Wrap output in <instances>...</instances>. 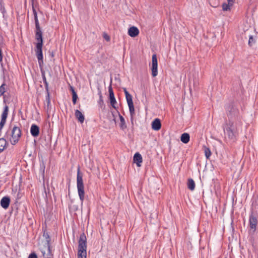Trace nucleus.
<instances>
[{
	"label": "nucleus",
	"mask_w": 258,
	"mask_h": 258,
	"mask_svg": "<svg viewBox=\"0 0 258 258\" xmlns=\"http://www.w3.org/2000/svg\"><path fill=\"white\" fill-rule=\"evenodd\" d=\"M41 252H42V254H43V255L44 256H45V254H46L45 251L43 249H42V250H41Z\"/></svg>",
	"instance_id": "45"
},
{
	"label": "nucleus",
	"mask_w": 258,
	"mask_h": 258,
	"mask_svg": "<svg viewBox=\"0 0 258 258\" xmlns=\"http://www.w3.org/2000/svg\"><path fill=\"white\" fill-rule=\"evenodd\" d=\"M7 85L6 84L4 83L1 86H0V96H3L4 98V102H6V95H5V93L6 92L7 90Z\"/></svg>",
	"instance_id": "21"
},
{
	"label": "nucleus",
	"mask_w": 258,
	"mask_h": 258,
	"mask_svg": "<svg viewBox=\"0 0 258 258\" xmlns=\"http://www.w3.org/2000/svg\"><path fill=\"white\" fill-rule=\"evenodd\" d=\"M187 186H188V189L191 190H193L195 189V183L192 179L189 178L188 179Z\"/></svg>",
	"instance_id": "27"
},
{
	"label": "nucleus",
	"mask_w": 258,
	"mask_h": 258,
	"mask_svg": "<svg viewBox=\"0 0 258 258\" xmlns=\"http://www.w3.org/2000/svg\"><path fill=\"white\" fill-rule=\"evenodd\" d=\"M139 33V29L135 26H132L128 30V34L132 37H135L138 35Z\"/></svg>",
	"instance_id": "17"
},
{
	"label": "nucleus",
	"mask_w": 258,
	"mask_h": 258,
	"mask_svg": "<svg viewBox=\"0 0 258 258\" xmlns=\"http://www.w3.org/2000/svg\"><path fill=\"white\" fill-rule=\"evenodd\" d=\"M125 98L128 105L134 104L133 101V97L131 94H127L126 96H125Z\"/></svg>",
	"instance_id": "29"
},
{
	"label": "nucleus",
	"mask_w": 258,
	"mask_h": 258,
	"mask_svg": "<svg viewBox=\"0 0 258 258\" xmlns=\"http://www.w3.org/2000/svg\"><path fill=\"white\" fill-rule=\"evenodd\" d=\"M255 41L253 36L251 35L249 36V40H248V45L249 46H252L254 43Z\"/></svg>",
	"instance_id": "31"
},
{
	"label": "nucleus",
	"mask_w": 258,
	"mask_h": 258,
	"mask_svg": "<svg viewBox=\"0 0 258 258\" xmlns=\"http://www.w3.org/2000/svg\"><path fill=\"white\" fill-rule=\"evenodd\" d=\"M103 38L107 41L110 40V37L107 34H104Z\"/></svg>",
	"instance_id": "37"
},
{
	"label": "nucleus",
	"mask_w": 258,
	"mask_h": 258,
	"mask_svg": "<svg viewBox=\"0 0 258 258\" xmlns=\"http://www.w3.org/2000/svg\"><path fill=\"white\" fill-rule=\"evenodd\" d=\"M77 185L78 195L82 204L85 198V191L83 180V174L81 172L79 167H78L77 171Z\"/></svg>",
	"instance_id": "3"
},
{
	"label": "nucleus",
	"mask_w": 258,
	"mask_h": 258,
	"mask_svg": "<svg viewBox=\"0 0 258 258\" xmlns=\"http://www.w3.org/2000/svg\"><path fill=\"white\" fill-rule=\"evenodd\" d=\"M99 103L100 104H101V103H103V100L102 99V95H101V93H100V98H99Z\"/></svg>",
	"instance_id": "40"
},
{
	"label": "nucleus",
	"mask_w": 258,
	"mask_h": 258,
	"mask_svg": "<svg viewBox=\"0 0 258 258\" xmlns=\"http://www.w3.org/2000/svg\"><path fill=\"white\" fill-rule=\"evenodd\" d=\"M3 58V54H2V51L1 49L0 48V62L1 63V65L3 64V63H2Z\"/></svg>",
	"instance_id": "38"
},
{
	"label": "nucleus",
	"mask_w": 258,
	"mask_h": 258,
	"mask_svg": "<svg viewBox=\"0 0 258 258\" xmlns=\"http://www.w3.org/2000/svg\"><path fill=\"white\" fill-rule=\"evenodd\" d=\"M205 154L207 159H209L211 155V152L209 148H205Z\"/></svg>",
	"instance_id": "30"
},
{
	"label": "nucleus",
	"mask_w": 258,
	"mask_h": 258,
	"mask_svg": "<svg viewBox=\"0 0 258 258\" xmlns=\"http://www.w3.org/2000/svg\"><path fill=\"white\" fill-rule=\"evenodd\" d=\"M152 128L154 131H159L161 127V121L159 118H155L152 122Z\"/></svg>",
	"instance_id": "14"
},
{
	"label": "nucleus",
	"mask_w": 258,
	"mask_h": 258,
	"mask_svg": "<svg viewBox=\"0 0 258 258\" xmlns=\"http://www.w3.org/2000/svg\"><path fill=\"white\" fill-rule=\"evenodd\" d=\"M123 91L124 92V94H125V96H126V95H130V94L129 93V92L127 91L126 89V88H123Z\"/></svg>",
	"instance_id": "41"
},
{
	"label": "nucleus",
	"mask_w": 258,
	"mask_h": 258,
	"mask_svg": "<svg viewBox=\"0 0 258 258\" xmlns=\"http://www.w3.org/2000/svg\"><path fill=\"white\" fill-rule=\"evenodd\" d=\"M230 5L224 3L222 4V9L223 11H228L230 10Z\"/></svg>",
	"instance_id": "33"
},
{
	"label": "nucleus",
	"mask_w": 258,
	"mask_h": 258,
	"mask_svg": "<svg viewBox=\"0 0 258 258\" xmlns=\"http://www.w3.org/2000/svg\"><path fill=\"white\" fill-rule=\"evenodd\" d=\"M9 112V106L6 105L4 107V110L1 115V120L6 122Z\"/></svg>",
	"instance_id": "19"
},
{
	"label": "nucleus",
	"mask_w": 258,
	"mask_h": 258,
	"mask_svg": "<svg viewBox=\"0 0 258 258\" xmlns=\"http://www.w3.org/2000/svg\"><path fill=\"white\" fill-rule=\"evenodd\" d=\"M28 258H38V256L36 253L32 252L29 254Z\"/></svg>",
	"instance_id": "35"
},
{
	"label": "nucleus",
	"mask_w": 258,
	"mask_h": 258,
	"mask_svg": "<svg viewBox=\"0 0 258 258\" xmlns=\"http://www.w3.org/2000/svg\"><path fill=\"white\" fill-rule=\"evenodd\" d=\"M227 1L228 2V4H229L230 6H231L232 5V3H233L234 0H227Z\"/></svg>",
	"instance_id": "44"
},
{
	"label": "nucleus",
	"mask_w": 258,
	"mask_h": 258,
	"mask_svg": "<svg viewBox=\"0 0 258 258\" xmlns=\"http://www.w3.org/2000/svg\"><path fill=\"white\" fill-rule=\"evenodd\" d=\"M226 112L228 118V122H234L241 121V117L240 116L239 110L233 103H230L226 106Z\"/></svg>",
	"instance_id": "1"
},
{
	"label": "nucleus",
	"mask_w": 258,
	"mask_h": 258,
	"mask_svg": "<svg viewBox=\"0 0 258 258\" xmlns=\"http://www.w3.org/2000/svg\"><path fill=\"white\" fill-rule=\"evenodd\" d=\"M119 117L120 121L119 126L122 130H124L126 128L127 126L125 123V119L123 117L119 114Z\"/></svg>",
	"instance_id": "24"
},
{
	"label": "nucleus",
	"mask_w": 258,
	"mask_h": 258,
	"mask_svg": "<svg viewBox=\"0 0 258 258\" xmlns=\"http://www.w3.org/2000/svg\"><path fill=\"white\" fill-rule=\"evenodd\" d=\"M11 136L10 138L11 143L13 145L16 144L21 136L20 128L16 125L14 126L11 130Z\"/></svg>",
	"instance_id": "5"
},
{
	"label": "nucleus",
	"mask_w": 258,
	"mask_h": 258,
	"mask_svg": "<svg viewBox=\"0 0 258 258\" xmlns=\"http://www.w3.org/2000/svg\"><path fill=\"white\" fill-rule=\"evenodd\" d=\"M257 215H255L253 214H250L249 218V226L250 230H252L253 232H254L256 229V226L257 224Z\"/></svg>",
	"instance_id": "7"
},
{
	"label": "nucleus",
	"mask_w": 258,
	"mask_h": 258,
	"mask_svg": "<svg viewBox=\"0 0 258 258\" xmlns=\"http://www.w3.org/2000/svg\"><path fill=\"white\" fill-rule=\"evenodd\" d=\"M123 91L124 92V94H125V96H126V95H130V94L129 93V92L127 91L126 89V88H123Z\"/></svg>",
	"instance_id": "42"
},
{
	"label": "nucleus",
	"mask_w": 258,
	"mask_h": 258,
	"mask_svg": "<svg viewBox=\"0 0 258 258\" xmlns=\"http://www.w3.org/2000/svg\"><path fill=\"white\" fill-rule=\"evenodd\" d=\"M35 39L37 41L36 44V47H42L43 46V38L42 32L40 27L36 28L35 30Z\"/></svg>",
	"instance_id": "6"
},
{
	"label": "nucleus",
	"mask_w": 258,
	"mask_h": 258,
	"mask_svg": "<svg viewBox=\"0 0 258 258\" xmlns=\"http://www.w3.org/2000/svg\"><path fill=\"white\" fill-rule=\"evenodd\" d=\"M0 11L3 14V18H5L7 11L5 7V4L3 0H0Z\"/></svg>",
	"instance_id": "28"
},
{
	"label": "nucleus",
	"mask_w": 258,
	"mask_h": 258,
	"mask_svg": "<svg viewBox=\"0 0 258 258\" xmlns=\"http://www.w3.org/2000/svg\"><path fill=\"white\" fill-rule=\"evenodd\" d=\"M43 174H44V171H42Z\"/></svg>",
	"instance_id": "47"
},
{
	"label": "nucleus",
	"mask_w": 258,
	"mask_h": 258,
	"mask_svg": "<svg viewBox=\"0 0 258 258\" xmlns=\"http://www.w3.org/2000/svg\"><path fill=\"white\" fill-rule=\"evenodd\" d=\"M70 90L72 92V95L73 94V93H75V94L77 93L75 90V89L72 86H70Z\"/></svg>",
	"instance_id": "39"
},
{
	"label": "nucleus",
	"mask_w": 258,
	"mask_h": 258,
	"mask_svg": "<svg viewBox=\"0 0 258 258\" xmlns=\"http://www.w3.org/2000/svg\"><path fill=\"white\" fill-rule=\"evenodd\" d=\"M7 144V142L4 138H1L0 139V153L2 152Z\"/></svg>",
	"instance_id": "25"
},
{
	"label": "nucleus",
	"mask_w": 258,
	"mask_h": 258,
	"mask_svg": "<svg viewBox=\"0 0 258 258\" xmlns=\"http://www.w3.org/2000/svg\"><path fill=\"white\" fill-rule=\"evenodd\" d=\"M74 200H71V204L69 205V209L74 212H76L78 210V205L76 204Z\"/></svg>",
	"instance_id": "26"
},
{
	"label": "nucleus",
	"mask_w": 258,
	"mask_h": 258,
	"mask_svg": "<svg viewBox=\"0 0 258 258\" xmlns=\"http://www.w3.org/2000/svg\"><path fill=\"white\" fill-rule=\"evenodd\" d=\"M78 243V258H86L87 238L84 233L80 235Z\"/></svg>",
	"instance_id": "2"
},
{
	"label": "nucleus",
	"mask_w": 258,
	"mask_h": 258,
	"mask_svg": "<svg viewBox=\"0 0 258 258\" xmlns=\"http://www.w3.org/2000/svg\"><path fill=\"white\" fill-rule=\"evenodd\" d=\"M31 135L34 137H37L39 134V127L38 125L33 124L30 128Z\"/></svg>",
	"instance_id": "15"
},
{
	"label": "nucleus",
	"mask_w": 258,
	"mask_h": 258,
	"mask_svg": "<svg viewBox=\"0 0 258 258\" xmlns=\"http://www.w3.org/2000/svg\"><path fill=\"white\" fill-rule=\"evenodd\" d=\"M42 79L43 81L45 86V89L46 92V101L47 103V106L48 108L50 104V94L49 92V89H48V83L46 80V78L45 77V76L44 73H42Z\"/></svg>",
	"instance_id": "9"
},
{
	"label": "nucleus",
	"mask_w": 258,
	"mask_h": 258,
	"mask_svg": "<svg viewBox=\"0 0 258 258\" xmlns=\"http://www.w3.org/2000/svg\"><path fill=\"white\" fill-rule=\"evenodd\" d=\"M35 52L37 55L39 64L41 66V64L43 63L42 47H36L35 49Z\"/></svg>",
	"instance_id": "13"
},
{
	"label": "nucleus",
	"mask_w": 258,
	"mask_h": 258,
	"mask_svg": "<svg viewBox=\"0 0 258 258\" xmlns=\"http://www.w3.org/2000/svg\"><path fill=\"white\" fill-rule=\"evenodd\" d=\"M6 122L1 120L0 122V132L2 131L4 125L5 124Z\"/></svg>",
	"instance_id": "36"
},
{
	"label": "nucleus",
	"mask_w": 258,
	"mask_h": 258,
	"mask_svg": "<svg viewBox=\"0 0 258 258\" xmlns=\"http://www.w3.org/2000/svg\"><path fill=\"white\" fill-rule=\"evenodd\" d=\"M250 214L258 216V197L253 198L252 200Z\"/></svg>",
	"instance_id": "11"
},
{
	"label": "nucleus",
	"mask_w": 258,
	"mask_h": 258,
	"mask_svg": "<svg viewBox=\"0 0 258 258\" xmlns=\"http://www.w3.org/2000/svg\"><path fill=\"white\" fill-rule=\"evenodd\" d=\"M75 115L76 118L81 123H83L84 122L85 117L81 111L77 109L76 110Z\"/></svg>",
	"instance_id": "20"
},
{
	"label": "nucleus",
	"mask_w": 258,
	"mask_h": 258,
	"mask_svg": "<svg viewBox=\"0 0 258 258\" xmlns=\"http://www.w3.org/2000/svg\"><path fill=\"white\" fill-rule=\"evenodd\" d=\"M10 199L8 197H3L1 201V205L5 209H7L10 205Z\"/></svg>",
	"instance_id": "16"
},
{
	"label": "nucleus",
	"mask_w": 258,
	"mask_h": 258,
	"mask_svg": "<svg viewBox=\"0 0 258 258\" xmlns=\"http://www.w3.org/2000/svg\"><path fill=\"white\" fill-rule=\"evenodd\" d=\"M234 122H228L224 127L225 134L229 140L234 141L236 140L237 133Z\"/></svg>",
	"instance_id": "4"
},
{
	"label": "nucleus",
	"mask_w": 258,
	"mask_h": 258,
	"mask_svg": "<svg viewBox=\"0 0 258 258\" xmlns=\"http://www.w3.org/2000/svg\"><path fill=\"white\" fill-rule=\"evenodd\" d=\"M43 237L45 239V246L47 249V252L46 253L47 255H50L51 254V252L50 250V238L47 232H44Z\"/></svg>",
	"instance_id": "10"
},
{
	"label": "nucleus",
	"mask_w": 258,
	"mask_h": 258,
	"mask_svg": "<svg viewBox=\"0 0 258 258\" xmlns=\"http://www.w3.org/2000/svg\"><path fill=\"white\" fill-rule=\"evenodd\" d=\"M158 61L156 54H153L152 57V75L155 77L157 76Z\"/></svg>",
	"instance_id": "8"
},
{
	"label": "nucleus",
	"mask_w": 258,
	"mask_h": 258,
	"mask_svg": "<svg viewBox=\"0 0 258 258\" xmlns=\"http://www.w3.org/2000/svg\"><path fill=\"white\" fill-rule=\"evenodd\" d=\"M33 15H37V12L34 7H32Z\"/></svg>",
	"instance_id": "43"
},
{
	"label": "nucleus",
	"mask_w": 258,
	"mask_h": 258,
	"mask_svg": "<svg viewBox=\"0 0 258 258\" xmlns=\"http://www.w3.org/2000/svg\"><path fill=\"white\" fill-rule=\"evenodd\" d=\"M128 106L130 113V115H131V120L132 123H133V117L135 114L134 105V104H132L128 105Z\"/></svg>",
	"instance_id": "23"
},
{
	"label": "nucleus",
	"mask_w": 258,
	"mask_h": 258,
	"mask_svg": "<svg viewBox=\"0 0 258 258\" xmlns=\"http://www.w3.org/2000/svg\"><path fill=\"white\" fill-rule=\"evenodd\" d=\"M189 138L190 136L188 134L183 133L181 136L180 140L182 143L186 144L189 142Z\"/></svg>",
	"instance_id": "22"
},
{
	"label": "nucleus",
	"mask_w": 258,
	"mask_h": 258,
	"mask_svg": "<svg viewBox=\"0 0 258 258\" xmlns=\"http://www.w3.org/2000/svg\"><path fill=\"white\" fill-rule=\"evenodd\" d=\"M51 57H53V52L51 53Z\"/></svg>",
	"instance_id": "46"
},
{
	"label": "nucleus",
	"mask_w": 258,
	"mask_h": 258,
	"mask_svg": "<svg viewBox=\"0 0 258 258\" xmlns=\"http://www.w3.org/2000/svg\"><path fill=\"white\" fill-rule=\"evenodd\" d=\"M34 21H35V28L40 27L39 23V21H38V17H37V15H34Z\"/></svg>",
	"instance_id": "32"
},
{
	"label": "nucleus",
	"mask_w": 258,
	"mask_h": 258,
	"mask_svg": "<svg viewBox=\"0 0 258 258\" xmlns=\"http://www.w3.org/2000/svg\"><path fill=\"white\" fill-rule=\"evenodd\" d=\"M77 99H78V95H77V93H76V94L73 93V94L72 95V101H73V103L74 104H76Z\"/></svg>",
	"instance_id": "34"
},
{
	"label": "nucleus",
	"mask_w": 258,
	"mask_h": 258,
	"mask_svg": "<svg viewBox=\"0 0 258 258\" xmlns=\"http://www.w3.org/2000/svg\"><path fill=\"white\" fill-rule=\"evenodd\" d=\"M134 162L136 163L137 166L140 167L142 162V157L139 153H136L134 156Z\"/></svg>",
	"instance_id": "18"
},
{
	"label": "nucleus",
	"mask_w": 258,
	"mask_h": 258,
	"mask_svg": "<svg viewBox=\"0 0 258 258\" xmlns=\"http://www.w3.org/2000/svg\"><path fill=\"white\" fill-rule=\"evenodd\" d=\"M108 92L109 94V99L110 104L112 107L116 109L115 104L116 103V101L112 90V88L111 85H110L109 87H108Z\"/></svg>",
	"instance_id": "12"
}]
</instances>
